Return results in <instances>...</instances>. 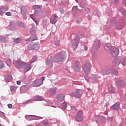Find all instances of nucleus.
I'll list each match as a JSON object with an SVG mask.
<instances>
[{
	"label": "nucleus",
	"mask_w": 126,
	"mask_h": 126,
	"mask_svg": "<svg viewBox=\"0 0 126 126\" xmlns=\"http://www.w3.org/2000/svg\"><path fill=\"white\" fill-rule=\"evenodd\" d=\"M84 34L82 32H78L75 35L74 41H72L71 43V47L72 48L73 50H76L77 47H78V44L80 41V38L83 37Z\"/></svg>",
	"instance_id": "f257e3e1"
},
{
	"label": "nucleus",
	"mask_w": 126,
	"mask_h": 126,
	"mask_svg": "<svg viewBox=\"0 0 126 126\" xmlns=\"http://www.w3.org/2000/svg\"><path fill=\"white\" fill-rule=\"evenodd\" d=\"M65 59H66V52L62 51L58 53L56 56L53 58V61L56 63H61V62L65 61Z\"/></svg>",
	"instance_id": "f03ea898"
},
{
	"label": "nucleus",
	"mask_w": 126,
	"mask_h": 126,
	"mask_svg": "<svg viewBox=\"0 0 126 126\" xmlns=\"http://www.w3.org/2000/svg\"><path fill=\"white\" fill-rule=\"evenodd\" d=\"M82 94H83V92L81 89H77L75 92L72 93L71 94V96L72 97H74V98H81V96H82Z\"/></svg>",
	"instance_id": "7ed1b4c3"
},
{
	"label": "nucleus",
	"mask_w": 126,
	"mask_h": 126,
	"mask_svg": "<svg viewBox=\"0 0 126 126\" xmlns=\"http://www.w3.org/2000/svg\"><path fill=\"white\" fill-rule=\"evenodd\" d=\"M101 46V42L100 40L98 39H95L93 44L92 46V52H96L98 51L99 49H100V47Z\"/></svg>",
	"instance_id": "20e7f679"
},
{
	"label": "nucleus",
	"mask_w": 126,
	"mask_h": 126,
	"mask_svg": "<svg viewBox=\"0 0 126 126\" xmlns=\"http://www.w3.org/2000/svg\"><path fill=\"white\" fill-rule=\"evenodd\" d=\"M82 115H83V111L80 110L77 112V115L75 117L76 122H77L78 123L82 122V120H83Z\"/></svg>",
	"instance_id": "39448f33"
},
{
	"label": "nucleus",
	"mask_w": 126,
	"mask_h": 126,
	"mask_svg": "<svg viewBox=\"0 0 126 126\" xmlns=\"http://www.w3.org/2000/svg\"><path fill=\"white\" fill-rule=\"evenodd\" d=\"M91 67H92V65L90 63H85L84 66L83 67V69L86 74H88V73H89V71H90Z\"/></svg>",
	"instance_id": "423d86ee"
},
{
	"label": "nucleus",
	"mask_w": 126,
	"mask_h": 126,
	"mask_svg": "<svg viewBox=\"0 0 126 126\" xmlns=\"http://www.w3.org/2000/svg\"><path fill=\"white\" fill-rule=\"evenodd\" d=\"M13 63L15 67L17 68H22V67H23V63H24V62L22 61L13 60Z\"/></svg>",
	"instance_id": "0eeeda50"
},
{
	"label": "nucleus",
	"mask_w": 126,
	"mask_h": 126,
	"mask_svg": "<svg viewBox=\"0 0 126 126\" xmlns=\"http://www.w3.org/2000/svg\"><path fill=\"white\" fill-rule=\"evenodd\" d=\"M110 53L112 57L113 58H115V57H118V56H119V49L115 46H113L110 50Z\"/></svg>",
	"instance_id": "6e6552de"
},
{
	"label": "nucleus",
	"mask_w": 126,
	"mask_h": 126,
	"mask_svg": "<svg viewBox=\"0 0 126 126\" xmlns=\"http://www.w3.org/2000/svg\"><path fill=\"white\" fill-rule=\"evenodd\" d=\"M58 18L59 17L58 15H57L56 14H55L51 17L50 19V23H51V24H56V23H57L58 22Z\"/></svg>",
	"instance_id": "1a4fd4ad"
},
{
	"label": "nucleus",
	"mask_w": 126,
	"mask_h": 126,
	"mask_svg": "<svg viewBox=\"0 0 126 126\" xmlns=\"http://www.w3.org/2000/svg\"><path fill=\"white\" fill-rule=\"evenodd\" d=\"M122 61H123V58L121 57H119L114 60L113 63H114L115 65H119V64L122 63Z\"/></svg>",
	"instance_id": "9d476101"
},
{
	"label": "nucleus",
	"mask_w": 126,
	"mask_h": 126,
	"mask_svg": "<svg viewBox=\"0 0 126 126\" xmlns=\"http://www.w3.org/2000/svg\"><path fill=\"white\" fill-rule=\"evenodd\" d=\"M100 73L103 75H108L111 73V69H103L100 71Z\"/></svg>",
	"instance_id": "9b49d317"
},
{
	"label": "nucleus",
	"mask_w": 126,
	"mask_h": 126,
	"mask_svg": "<svg viewBox=\"0 0 126 126\" xmlns=\"http://www.w3.org/2000/svg\"><path fill=\"white\" fill-rule=\"evenodd\" d=\"M115 83L120 87H125V86L126 85L125 81L122 80H119L117 81H115Z\"/></svg>",
	"instance_id": "f8f14e48"
},
{
	"label": "nucleus",
	"mask_w": 126,
	"mask_h": 126,
	"mask_svg": "<svg viewBox=\"0 0 126 126\" xmlns=\"http://www.w3.org/2000/svg\"><path fill=\"white\" fill-rule=\"evenodd\" d=\"M38 118V116H28V115H27L25 116V118L26 119V120L27 121H33V120H39V119L38 118Z\"/></svg>",
	"instance_id": "ddd939ff"
},
{
	"label": "nucleus",
	"mask_w": 126,
	"mask_h": 126,
	"mask_svg": "<svg viewBox=\"0 0 126 126\" xmlns=\"http://www.w3.org/2000/svg\"><path fill=\"white\" fill-rule=\"evenodd\" d=\"M81 66L80 65V63L79 61H76L75 65L74 67V69L75 71H80Z\"/></svg>",
	"instance_id": "4468645a"
},
{
	"label": "nucleus",
	"mask_w": 126,
	"mask_h": 126,
	"mask_svg": "<svg viewBox=\"0 0 126 126\" xmlns=\"http://www.w3.org/2000/svg\"><path fill=\"white\" fill-rule=\"evenodd\" d=\"M20 10L22 15H23V16H25L27 12V7H26V6H23L21 7Z\"/></svg>",
	"instance_id": "2eb2a0df"
},
{
	"label": "nucleus",
	"mask_w": 126,
	"mask_h": 126,
	"mask_svg": "<svg viewBox=\"0 0 126 126\" xmlns=\"http://www.w3.org/2000/svg\"><path fill=\"white\" fill-rule=\"evenodd\" d=\"M104 50L106 51V52H109V51L111 52V50H112V48L113 47H112V45H111V43H106L104 45Z\"/></svg>",
	"instance_id": "dca6fc26"
},
{
	"label": "nucleus",
	"mask_w": 126,
	"mask_h": 126,
	"mask_svg": "<svg viewBox=\"0 0 126 126\" xmlns=\"http://www.w3.org/2000/svg\"><path fill=\"white\" fill-rule=\"evenodd\" d=\"M53 62H54V58L52 59V57L50 59H47L46 61V65H48L49 67H53Z\"/></svg>",
	"instance_id": "f3484780"
},
{
	"label": "nucleus",
	"mask_w": 126,
	"mask_h": 126,
	"mask_svg": "<svg viewBox=\"0 0 126 126\" xmlns=\"http://www.w3.org/2000/svg\"><path fill=\"white\" fill-rule=\"evenodd\" d=\"M29 48L30 50H39L40 47H39L38 43H35L32 45L29 46Z\"/></svg>",
	"instance_id": "a211bd4d"
},
{
	"label": "nucleus",
	"mask_w": 126,
	"mask_h": 126,
	"mask_svg": "<svg viewBox=\"0 0 126 126\" xmlns=\"http://www.w3.org/2000/svg\"><path fill=\"white\" fill-rule=\"evenodd\" d=\"M32 87V85H27L22 86L20 89H22V90H24L25 91H28L30 88Z\"/></svg>",
	"instance_id": "6ab92c4d"
},
{
	"label": "nucleus",
	"mask_w": 126,
	"mask_h": 126,
	"mask_svg": "<svg viewBox=\"0 0 126 126\" xmlns=\"http://www.w3.org/2000/svg\"><path fill=\"white\" fill-rule=\"evenodd\" d=\"M57 100L58 102H63L64 100V95L63 94H59L57 97Z\"/></svg>",
	"instance_id": "aec40b11"
},
{
	"label": "nucleus",
	"mask_w": 126,
	"mask_h": 126,
	"mask_svg": "<svg viewBox=\"0 0 126 126\" xmlns=\"http://www.w3.org/2000/svg\"><path fill=\"white\" fill-rule=\"evenodd\" d=\"M57 88H52L50 90V93L52 96H55L57 94Z\"/></svg>",
	"instance_id": "412c9836"
},
{
	"label": "nucleus",
	"mask_w": 126,
	"mask_h": 126,
	"mask_svg": "<svg viewBox=\"0 0 126 126\" xmlns=\"http://www.w3.org/2000/svg\"><path fill=\"white\" fill-rule=\"evenodd\" d=\"M120 102H116L115 104H113L112 106V109L114 111H117V110H119L120 109Z\"/></svg>",
	"instance_id": "4be33fe9"
},
{
	"label": "nucleus",
	"mask_w": 126,
	"mask_h": 126,
	"mask_svg": "<svg viewBox=\"0 0 126 126\" xmlns=\"http://www.w3.org/2000/svg\"><path fill=\"white\" fill-rule=\"evenodd\" d=\"M43 84V82L38 80V81H35L34 83V87H39V86H41Z\"/></svg>",
	"instance_id": "5701e85b"
},
{
	"label": "nucleus",
	"mask_w": 126,
	"mask_h": 126,
	"mask_svg": "<svg viewBox=\"0 0 126 126\" xmlns=\"http://www.w3.org/2000/svg\"><path fill=\"white\" fill-rule=\"evenodd\" d=\"M108 90L110 93H112L113 94L116 92V89H115L112 85L108 88Z\"/></svg>",
	"instance_id": "b1692460"
},
{
	"label": "nucleus",
	"mask_w": 126,
	"mask_h": 126,
	"mask_svg": "<svg viewBox=\"0 0 126 126\" xmlns=\"http://www.w3.org/2000/svg\"><path fill=\"white\" fill-rule=\"evenodd\" d=\"M34 101H43V98L41 96L36 95L34 96Z\"/></svg>",
	"instance_id": "393cba45"
},
{
	"label": "nucleus",
	"mask_w": 126,
	"mask_h": 126,
	"mask_svg": "<svg viewBox=\"0 0 126 126\" xmlns=\"http://www.w3.org/2000/svg\"><path fill=\"white\" fill-rule=\"evenodd\" d=\"M17 88H18V86H11L10 87L11 92H12V93H15V91H16V89H17Z\"/></svg>",
	"instance_id": "a878e982"
},
{
	"label": "nucleus",
	"mask_w": 126,
	"mask_h": 126,
	"mask_svg": "<svg viewBox=\"0 0 126 126\" xmlns=\"http://www.w3.org/2000/svg\"><path fill=\"white\" fill-rule=\"evenodd\" d=\"M30 69H31V63L30 64H28L25 66L24 70H26L27 72V71H29Z\"/></svg>",
	"instance_id": "bb28decb"
},
{
	"label": "nucleus",
	"mask_w": 126,
	"mask_h": 126,
	"mask_svg": "<svg viewBox=\"0 0 126 126\" xmlns=\"http://www.w3.org/2000/svg\"><path fill=\"white\" fill-rule=\"evenodd\" d=\"M110 73L114 74V75H116L117 76L119 75V73L118 72V71H117L114 69H110Z\"/></svg>",
	"instance_id": "cd10ccee"
},
{
	"label": "nucleus",
	"mask_w": 126,
	"mask_h": 126,
	"mask_svg": "<svg viewBox=\"0 0 126 126\" xmlns=\"http://www.w3.org/2000/svg\"><path fill=\"white\" fill-rule=\"evenodd\" d=\"M110 22L112 25H116V23H117V18H112Z\"/></svg>",
	"instance_id": "c85d7f7f"
},
{
	"label": "nucleus",
	"mask_w": 126,
	"mask_h": 126,
	"mask_svg": "<svg viewBox=\"0 0 126 126\" xmlns=\"http://www.w3.org/2000/svg\"><path fill=\"white\" fill-rule=\"evenodd\" d=\"M62 107L63 109V110H66V108L67 107V105H66V102H64L62 104Z\"/></svg>",
	"instance_id": "c756f323"
},
{
	"label": "nucleus",
	"mask_w": 126,
	"mask_h": 126,
	"mask_svg": "<svg viewBox=\"0 0 126 126\" xmlns=\"http://www.w3.org/2000/svg\"><path fill=\"white\" fill-rule=\"evenodd\" d=\"M6 64L8 66H11V60H10V59H7L6 62Z\"/></svg>",
	"instance_id": "7c9ffc66"
},
{
	"label": "nucleus",
	"mask_w": 126,
	"mask_h": 126,
	"mask_svg": "<svg viewBox=\"0 0 126 126\" xmlns=\"http://www.w3.org/2000/svg\"><path fill=\"white\" fill-rule=\"evenodd\" d=\"M54 43L56 47H60V46H61V42L59 40H56Z\"/></svg>",
	"instance_id": "2f4dec72"
},
{
	"label": "nucleus",
	"mask_w": 126,
	"mask_h": 126,
	"mask_svg": "<svg viewBox=\"0 0 126 126\" xmlns=\"http://www.w3.org/2000/svg\"><path fill=\"white\" fill-rule=\"evenodd\" d=\"M34 99H29L26 102H25V104H30L33 103L34 102Z\"/></svg>",
	"instance_id": "473e14b6"
},
{
	"label": "nucleus",
	"mask_w": 126,
	"mask_h": 126,
	"mask_svg": "<svg viewBox=\"0 0 126 126\" xmlns=\"http://www.w3.org/2000/svg\"><path fill=\"white\" fill-rule=\"evenodd\" d=\"M13 39H14V42L16 43V44H18V43H19L20 41V38L19 37L17 38L16 39H14V38H13Z\"/></svg>",
	"instance_id": "72a5a7b5"
},
{
	"label": "nucleus",
	"mask_w": 126,
	"mask_h": 126,
	"mask_svg": "<svg viewBox=\"0 0 126 126\" xmlns=\"http://www.w3.org/2000/svg\"><path fill=\"white\" fill-rule=\"evenodd\" d=\"M18 24L20 27H25V25H24V23L22 22H19Z\"/></svg>",
	"instance_id": "f704fd0d"
},
{
	"label": "nucleus",
	"mask_w": 126,
	"mask_h": 126,
	"mask_svg": "<svg viewBox=\"0 0 126 126\" xmlns=\"http://www.w3.org/2000/svg\"><path fill=\"white\" fill-rule=\"evenodd\" d=\"M33 8L34 9H38L39 8L41 9V5H34L32 6Z\"/></svg>",
	"instance_id": "c9c22d12"
},
{
	"label": "nucleus",
	"mask_w": 126,
	"mask_h": 126,
	"mask_svg": "<svg viewBox=\"0 0 126 126\" xmlns=\"http://www.w3.org/2000/svg\"><path fill=\"white\" fill-rule=\"evenodd\" d=\"M41 25L43 26V27H44V26H46L47 25V21L45 20H42Z\"/></svg>",
	"instance_id": "e433bc0d"
},
{
	"label": "nucleus",
	"mask_w": 126,
	"mask_h": 126,
	"mask_svg": "<svg viewBox=\"0 0 126 126\" xmlns=\"http://www.w3.org/2000/svg\"><path fill=\"white\" fill-rule=\"evenodd\" d=\"M37 39H38V37H37V36H36V35H33V36L31 38L32 42H33V41H36V40H37Z\"/></svg>",
	"instance_id": "4c0bfd02"
},
{
	"label": "nucleus",
	"mask_w": 126,
	"mask_h": 126,
	"mask_svg": "<svg viewBox=\"0 0 126 126\" xmlns=\"http://www.w3.org/2000/svg\"><path fill=\"white\" fill-rule=\"evenodd\" d=\"M11 79H12V76H11L10 75H8L7 76L6 80L7 81H9L11 80Z\"/></svg>",
	"instance_id": "58836bf2"
},
{
	"label": "nucleus",
	"mask_w": 126,
	"mask_h": 126,
	"mask_svg": "<svg viewBox=\"0 0 126 126\" xmlns=\"http://www.w3.org/2000/svg\"><path fill=\"white\" fill-rule=\"evenodd\" d=\"M84 9L85 12L86 13H87V14H88V13H89L90 12V9H89V8L85 7V8H84Z\"/></svg>",
	"instance_id": "ea45409f"
},
{
	"label": "nucleus",
	"mask_w": 126,
	"mask_h": 126,
	"mask_svg": "<svg viewBox=\"0 0 126 126\" xmlns=\"http://www.w3.org/2000/svg\"><path fill=\"white\" fill-rule=\"evenodd\" d=\"M34 15H35V16H40V15H41V11H35L34 12Z\"/></svg>",
	"instance_id": "a19ab883"
},
{
	"label": "nucleus",
	"mask_w": 126,
	"mask_h": 126,
	"mask_svg": "<svg viewBox=\"0 0 126 126\" xmlns=\"http://www.w3.org/2000/svg\"><path fill=\"white\" fill-rule=\"evenodd\" d=\"M4 67V63L2 61L0 62V68Z\"/></svg>",
	"instance_id": "79ce46f5"
},
{
	"label": "nucleus",
	"mask_w": 126,
	"mask_h": 126,
	"mask_svg": "<svg viewBox=\"0 0 126 126\" xmlns=\"http://www.w3.org/2000/svg\"><path fill=\"white\" fill-rule=\"evenodd\" d=\"M36 60H37V57L34 56L31 61V63H34L35 61H36Z\"/></svg>",
	"instance_id": "37998d69"
},
{
	"label": "nucleus",
	"mask_w": 126,
	"mask_h": 126,
	"mask_svg": "<svg viewBox=\"0 0 126 126\" xmlns=\"http://www.w3.org/2000/svg\"><path fill=\"white\" fill-rule=\"evenodd\" d=\"M123 28H124V26H118L116 28V29H117V30H122V29H123Z\"/></svg>",
	"instance_id": "c03bdc74"
},
{
	"label": "nucleus",
	"mask_w": 126,
	"mask_h": 126,
	"mask_svg": "<svg viewBox=\"0 0 126 126\" xmlns=\"http://www.w3.org/2000/svg\"><path fill=\"white\" fill-rule=\"evenodd\" d=\"M73 11H74V12H76L77 11V6H73L72 8Z\"/></svg>",
	"instance_id": "a18cd8bd"
},
{
	"label": "nucleus",
	"mask_w": 126,
	"mask_h": 126,
	"mask_svg": "<svg viewBox=\"0 0 126 126\" xmlns=\"http://www.w3.org/2000/svg\"><path fill=\"white\" fill-rule=\"evenodd\" d=\"M71 109L72 110V111H77V109H76V107H75V106H71Z\"/></svg>",
	"instance_id": "49530a36"
},
{
	"label": "nucleus",
	"mask_w": 126,
	"mask_h": 126,
	"mask_svg": "<svg viewBox=\"0 0 126 126\" xmlns=\"http://www.w3.org/2000/svg\"><path fill=\"white\" fill-rule=\"evenodd\" d=\"M30 17L31 18H32V20H33V21L36 20V19L35 18V17L34 16V15L33 14H31L30 15Z\"/></svg>",
	"instance_id": "de8ad7c7"
},
{
	"label": "nucleus",
	"mask_w": 126,
	"mask_h": 126,
	"mask_svg": "<svg viewBox=\"0 0 126 126\" xmlns=\"http://www.w3.org/2000/svg\"><path fill=\"white\" fill-rule=\"evenodd\" d=\"M126 11V10H125V9L124 8H121L120 9V12L121 13L123 14L125 13V12Z\"/></svg>",
	"instance_id": "09e8293b"
},
{
	"label": "nucleus",
	"mask_w": 126,
	"mask_h": 126,
	"mask_svg": "<svg viewBox=\"0 0 126 126\" xmlns=\"http://www.w3.org/2000/svg\"><path fill=\"white\" fill-rule=\"evenodd\" d=\"M43 126H49L50 123H49L48 122H44L43 123Z\"/></svg>",
	"instance_id": "8fccbe9b"
},
{
	"label": "nucleus",
	"mask_w": 126,
	"mask_h": 126,
	"mask_svg": "<svg viewBox=\"0 0 126 126\" xmlns=\"http://www.w3.org/2000/svg\"><path fill=\"white\" fill-rule=\"evenodd\" d=\"M108 120V122H112L113 121V117H108L107 118Z\"/></svg>",
	"instance_id": "3c124183"
},
{
	"label": "nucleus",
	"mask_w": 126,
	"mask_h": 126,
	"mask_svg": "<svg viewBox=\"0 0 126 126\" xmlns=\"http://www.w3.org/2000/svg\"><path fill=\"white\" fill-rule=\"evenodd\" d=\"M5 14L7 15V16H11V13L10 12H7L5 13Z\"/></svg>",
	"instance_id": "603ef678"
},
{
	"label": "nucleus",
	"mask_w": 126,
	"mask_h": 126,
	"mask_svg": "<svg viewBox=\"0 0 126 126\" xmlns=\"http://www.w3.org/2000/svg\"><path fill=\"white\" fill-rule=\"evenodd\" d=\"M5 40V37H2L0 39V42H3Z\"/></svg>",
	"instance_id": "864d4df0"
},
{
	"label": "nucleus",
	"mask_w": 126,
	"mask_h": 126,
	"mask_svg": "<svg viewBox=\"0 0 126 126\" xmlns=\"http://www.w3.org/2000/svg\"><path fill=\"white\" fill-rule=\"evenodd\" d=\"M85 79L87 82H89V79H88V77L87 76L85 77Z\"/></svg>",
	"instance_id": "5fc2aeb1"
},
{
	"label": "nucleus",
	"mask_w": 126,
	"mask_h": 126,
	"mask_svg": "<svg viewBox=\"0 0 126 126\" xmlns=\"http://www.w3.org/2000/svg\"><path fill=\"white\" fill-rule=\"evenodd\" d=\"M60 11L61 12V13H62V14H63L64 11L63 10V9H61L60 10Z\"/></svg>",
	"instance_id": "6e6d98bb"
},
{
	"label": "nucleus",
	"mask_w": 126,
	"mask_h": 126,
	"mask_svg": "<svg viewBox=\"0 0 126 126\" xmlns=\"http://www.w3.org/2000/svg\"><path fill=\"white\" fill-rule=\"evenodd\" d=\"M122 4H123V5L126 6V0H124V1L122 2Z\"/></svg>",
	"instance_id": "4d7b16f0"
},
{
	"label": "nucleus",
	"mask_w": 126,
	"mask_h": 126,
	"mask_svg": "<svg viewBox=\"0 0 126 126\" xmlns=\"http://www.w3.org/2000/svg\"><path fill=\"white\" fill-rule=\"evenodd\" d=\"M8 107L9 108V109H10L11 108H12V104H8Z\"/></svg>",
	"instance_id": "13d9d810"
},
{
	"label": "nucleus",
	"mask_w": 126,
	"mask_h": 126,
	"mask_svg": "<svg viewBox=\"0 0 126 126\" xmlns=\"http://www.w3.org/2000/svg\"><path fill=\"white\" fill-rule=\"evenodd\" d=\"M93 80H94V81H95V82L97 81V80L96 79V77H95V76L93 77Z\"/></svg>",
	"instance_id": "bf43d9fd"
},
{
	"label": "nucleus",
	"mask_w": 126,
	"mask_h": 126,
	"mask_svg": "<svg viewBox=\"0 0 126 126\" xmlns=\"http://www.w3.org/2000/svg\"><path fill=\"white\" fill-rule=\"evenodd\" d=\"M33 21L35 22V23H36V25H38V24H39V22L36 19L34 20Z\"/></svg>",
	"instance_id": "052dcab7"
},
{
	"label": "nucleus",
	"mask_w": 126,
	"mask_h": 126,
	"mask_svg": "<svg viewBox=\"0 0 126 126\" xmlns=\"http://www.w3.org/2000/svg\"><path fill=\"white\" fill-rule=\"evenodd\" d=\"M21 84V82L20 81H17V84L18 85H20Z\"/></svg>",
	"instance_id": "680f3d73"
},
{
	"label": "nucleus",
	"mask_w": 126,
	"mask_h": 126,
	"mask_svg": "<svg viewBox=\"0 0 126 126\" xmlns=\"http://www.w3.org/2000/svg\"><path fill=\"white\" fill-rule=\"evenodd\" d=\"M108 106H109V102L106 103L104 105V106L106 107V108H108Z\"/></svg>",
	"instance_id": "e2e57ef3"
},
{
	"label": "nucleus",
	"mask_w": 126,
	"mask_h": 126,
	"mask_svg": "<svg viewBox=\"0 0 126 126\" xmlns=\"http://www.w3.org/2000/svg\"><path fill=\"white\" fill-rule=\"evenodd\" d=\"M0 117H1V118H2V117H4V113H2L0 114Z\"/></svg>",
	"instance_id": "0e129e2a"
},
{
	"label": "nucleus",
	"mask_w": 126,
	"mask_h": 126,
	"mask_svg": "<svg viewBox=\"0 0 126 126\" xmlns=\"http://www.w3.org/2000/svg\"><path fill=\"white\" fill-rule=\"evenodd\" d=\"M3 14V12L2 10H0V15H2Z\"/></svg>",
	"instance_id": "69168bd1"
},
{
	"label": "nucleus",
	"mask_w": 126,
	"mask_h": 126,
	"mask_svg": "<svg viewBox=\"0 0 126 126\" xmlns=\"http://www.w3.org/2000/svg\"><path fill=\"white\" fill-rule=\"evenodd\" d=\"M40 79L41 81H42V82H43V81L45 80V77H42Z\"/></svg>",
	"instance_id": "338daca9"
},
{
	"label": "nucleus",
	"mask_w": 126,
	"mask_h": 126,
	"mask_svg": "<svg viewBox=\"0 0 126 126\" xmlns=\"http://www.w3.org/2000/svg\"><path fill=\"white\" fill-rule=\"evenodd\" d=\"M123 15H124L125 17H126V11H125L124 13H123Z\"/></svg>",
	"instance_id": "774afa93"
}]
</instances>
